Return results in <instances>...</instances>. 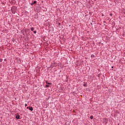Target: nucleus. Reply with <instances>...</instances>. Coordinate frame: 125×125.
I'll use <instances>...</instances> for the list:
<instances>
[{
	"label": "nucleus",
	"mask_w": 125,
	"mask_h": 125,
	"mask_svg": "<svg viewBox=\"0 0 125 125\" xmlns=\"http://www.w3.org/2000/svg\"><path fill=\"white\" fill-rule=\"evenodd\" d=\"M46 83L45 87H49V84H52L51 83L47 82V81L46 82Z\"/></svg>",
	"instance_id": "f257e3e1"
},
{
	"label": "nucleus",
	"mask_w": 125,
	"mask_h": 125,
	"mask_svg": "<svg viewBox=\"0 0 125 125\" xmlns=\"http://www.w3.org/2000/svg\"><path fill=\"white\" fill-rule=\"evenodd\" d=\"M83 86H84L85 87H87V83L84 82V84H83Z\"/></svg>",
	"instance_id": "f03ea898"
},
{
	"label": "nucleus",
	"mask_w": 125,
	"mask_h": 125,
	"mask_svg": "<svg viewBox=\"0 0 125 125\" xmlns=\"http://www.w3.org/2000/svg\"><path fill=\"white\" fill-rule=\"evenodd\" d=\"M16 119H17V120H19L20 119V115H17L16 116Z\"/></svg>",
	"instance_id": "7ed1b4c3"
},
{
	"label": "nucleus",
	"mask_w": 125,
	"mask_h": 125,
	"mask_svg": "<svg viewBox=\"0 0 125 125\" xmlns=\"http://www.w3.org/2000/svg\"><path fill=\"white\" fill-rule=\"evenodd\" d=\"M29 110L32 111L33 110H34V108H33V107L32 106H29Z\"/></svg>",
	"instance_id": "20e7f679"
},
{
	"label": "nucleus",
	"mask_w": 125,
	"mask_h": 125,
	"mask_svg": "<svg viewBox=\"0 0 125 125\" xmlns=\"http://www.w3.org/2000/svg\"><path fill=\"white\" fill-rule=\"evenodd\" d=\"M30 30H31V31H32L33 32V31H34V30H35V28L34 27H31V28H30Z\"/></svg>",
	"instance_id": "39448f33"
},
{
	"label": "nucleus",
	"mask_w": 125,
	"mask_h": 125,
	"mask_svg": "<svg viewBox=\"0 0 125 125\" xmlns=\"http://www.w3.org/2000/svg\"><path fill=\"white\" fill-rule=\"evenodd\" d=\"M90 119L91 120H93V116H92V115L90 116Z\"/></svg>",
	"instance_id": "423d86ee"
},
{
	"label": "nucleus",
	"mask_w": 125,
	"mask_h": 125,
	"mask_svg": "<svg viewBox=\"0 0 125 125\" xmlns=\"http://www.w3.org/2000/svg\"><path fill=\"white\" fill-rule=\"evenodd\" d=\"M33 3V4H36V3H37V1L34 0Z\"/></svg>",
	"instance_id": "0eeeda50"
},
{
	"label": "nucleus",
	"mask_w": 125,
	"mask_h": 125,
	"mask_svg": "<svg viewBox=\"0 0 125 125\" xmlns=\"http://www.w3.org/2000/svg\"><path fill=\"white\" fill-rule=\"evenodd\" d=\"M3 60L2 59H0V62H2Z\"/></svg>",
	"instance_id": "6e6552de"
},
{
	"label": "nucleus",
	"mask_w": 125,
	"mask_h": 125,
	"mask_svg": "<svg viewBox=\"0 0 125 125\" xmlns=\"http://www.w3.org/2000/svg\"><path fill=\"white\" fill-rule=\"evenodd\" d=\"M33 32H34V34H37V31H36V30H34L33 31Z\"/></svg>",
	"instance_id": "1a4fd4ad"
},
{
	"label": "nucleus",
	"mask_w": 125,
	"mask_h": 125,
	"mask_svg": "<svg viewBox=\"0 0 125 125\" xmlns=\"http://www.w3.org/2000/svg\"><path fill=\"white\" fill-rule=\"evenodd\" d=\"M33 4H34V3L32 2L31 3V5H33Z\"/></svg>",
	"instance_id": "9d476101"
},
{
	"label": "nucleus",
	"mask_w": 125,
	"mask_h": 125,
	"mask_svg": "<svg viewBox=\"0 0 125 125\" xmlns=\"http://www.w3.org/2000/svg\"><path fill=\"white\" fill-rule=\"evenodd\" d=\"M25 107H26V106H28V105L26 104H25Z\"/></svg>",
	"instance_id": "9b49d317"
},
{
	"label": "nucleus",
	"mask_w": 125,
	"mask_h": 125,
	"mask_svg": "<svg viewBox=\"0 0 125 125\" xmlns=\"http://www.w3.org/2000/svg\"><path fill=\"white\" fill-rule=\"evenodd\" d=\"M29 108H30V106H27V109H29Z\"/></svg>",
	"instance_id": "f8f14e48"
},
{
	"label": "nucleus",
	"mask_w": 125,
	"mask_h": 125,
	"mask_svg": "<svg viewBox=\"0 0 125 125\" xmlns=\"http://www.w3.org/2000/svg\"><path fill=\"white\" fill-rule=\"evenodd\" d=\"M60 25H61V23H59V25L60 26Z\"/></svg>",
	"instance_id": "ddd939ff"
},
{
	"label": "nucleus",
	"mask_w": 125,
	"mask_h": 125,
	"mask_svg": "<svg viewBox=\"0 0 125 125\" xmlns=\"http://www.w3.org/2000/svg\"><path fill=\"white\" fill-rule=\"evenodd\" d=\"M13 42H15V40H13Z\"/></svg>",
	"instance_id": "4468645a"
},
{
	"label": "nucleus",
	"mask_w": 125,
	"mask_h": 125,
	"mask_svg": "<svg viewBox=\"0 0 125 125\" xmlns=\"http://www.w3.org/2000/svg\"><path fill=\"white\" fill-rule=\"evenodd\" d=\"M111 68H112V69H113V68H114V66H112Z\"/></svg>",
	"instance_id": "2eb2a0df"
},
{
	"label": "nucleus",
	"mask_w": 125,
	"mask_h": 125,
	"mask_svg": "<svg viewBox=\"0 0 125 125\" xmlns=\"http://www.w3.org/2000/svg\"><path fill=\"white\" fill-rule=\"evenodd\" d=\"M104 23H105V21H104Z\"/></svg>",
	"instance_id": "dca6fc26"
}]
</instances>
